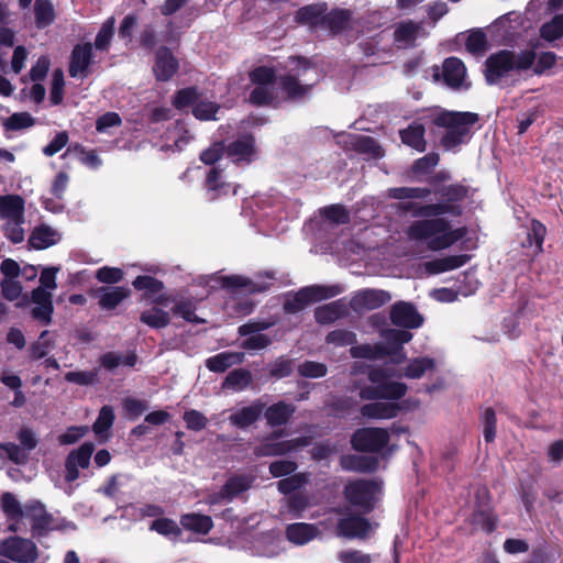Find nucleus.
Segmentation results:
<instances>
[{"label": "nucleus", "instance_id": "obj_1", "mask_svg": "<svg viewBox=\"0 0 563 563\" xmlns=\"http://www.w3.org/2000/svg\"><path fill=\"white\" fill-rule=\"evenodd\" d=\"M250 78L255 85L250 93V102L265 106L277 100V87L290 99L303 98L318 80V71L308 60L289 57L285 64L284 74L274 68L261 66L250 74Z\"/></svg>", "mask_w": 563, "mask_h": 563}, {"label": "nucleus", "instance_id": "obj_2", "mask_svg": "<svg viewBox=\"0 0 563 563\" xmlns=\"http://www.w3.org/2000/svg\"><path fill=\"white\" fill-rule=\"evenodd\" d=\"M432 217L412 221L408 225L406 234L409 241L423 244L429 251L438 252L451 247L466 234L465 228H455L443 216Z\"/></svg>", "mask_w": 563, "mask_h": 563}, {"label": "nucleus", "instance_id": "obj_3", "mask_svg": "<svg viewBox=\"0 0 563 563\" xmlns=\"http://www.w3.org/2000/svg\"><path fill=\"white\" fill-rule=\"evenodd\" d=\"M382 343L352 346L350 352L355 358L380 360L388 357L393 364H401L406 360L404 344L412 340L408 330L384 329L380 333Z\"/></svg>", "mask_w": 563, "mask_h": 563}, {"label": "nucleus", "instance_id": "obj_4", "mask_svg": "<svg viewBox=\"0 0 563 563\" xmlns=\"http://www.w3.org/2000/svg\"><path fill=\"white\" fill-rule=\"evenodd\" d=\"M430 119L437 126L445 128L441 143L450 151L471 139L472 128L478 121V115L474 112L435 110Z\"/></svg>", "mask_w": 563, "mask_h": 563}, {"label": "nucleus", "instance_id": "obj_5", "mask_svg": "<svg viewBox=\"0 0 563 563\" xmlns=\"http://www.w3.org/2000/svg\"><path fill=\"white\" fill-rule=\"evenodd\" d=\"M536 54L532 51L515 54L509 51H500L488 57L486 60V80L489 84H497L511 70H523L534 63Z\"/></svg>", "mask_w": 563, "mask_h": 563}, {"label": "nucleus", "instance_id": "obj_6", "mask_svg": "<svg viewBox=\"0 0 563 563\" xmlns=\"http://www.w3.org/2000/svg\"><path fill=\"white\" fill-rule=\"evenodd\" d=\"M466 196L465 187L461 185H451L441 190V197L444 199L442 202L430 205H416L411 202L401 203L405 210H411L415 217H430V216H460L462 213L461 207L455 205V201L464 199Z\"/></svg>", "mask_w": 563, "mask_h": 563}, {"label": "nucleus", "instance_id": "obj_7", "mask_svg": "<svg viewBox=\"0 0 563 563\" xmlns=\"http://www.w3.org/2000/svg\"><path fill=\"white\" fill-rule=\"evenodd\" d=\"M1 503L5 515L14 520V522L9 525L10 531H22L23 519H30L33 529H45L48 527V520L41 504L30 505L22 509L19 501L10 493L3 494Z\"/></svg>", "mask_w": 563, "mask_h": 563}, {"label": "nucleus", "instance_id": "obj_8", "mask_svg": "<svg viewBox=\"0 0 563 563\" xmlns=\"http://www.w3.org/2000/svg\"><path fill=\"white\" fill-rule=\"evenodd\" d=\"M435 84H444L452 90H467L471 82L464 63L457 57H448L442 66L434 65L429 69Z\"/></svg>", "mask_w": 563, "mask_h": 563}, {"label": "nucleus", "instance_id": "obj_9", "mask_svg": "<svg viewBox=\"0 0 563 563\" xmlns=\"http://www.w3.org/2000/svg\"><path fill=\"white\" fill-rule=\"evenodd\" d=\"M346 500L364 512H369L382 496V483L360 479L349 483L344 488Z\"/></svg>", "mask_w": 563, "mask_h": 563}, {"label": "nucleus", "instance_id": "obj_10", "mask_svg": "<svg viewBox=\"0 0 563 563\" xmlns=\"http://www.w3.org/2000/svg\"><path fill=\"white\" fill-rule=\"evenodd\" d=\"M343 288L339 285L320 286L312 285L300 289L295 295H290L284 302V309L288 313H296L305 309L308 305L324 299L335 297L341 294Z\"/></svg>", "mask_w": 563, "mask_h": 563}, {"label": "nucleus", "instance_id": "obj_11", "mask_svg": "<svg viewBox=\"0 0 563 563\" xmlns=\"http://www.w3.org/2000/svg\"><path fill=\"white\" fill-rule=\"evenodd\" d=\"M368 378L374 386L364 387L361 390L360 396L362 399H398L406 394L407 386L404 383L387 379L386 374L382 369H373Z\"/></svg>", "mask_w": 563, "mask_h": 563}, {"label": "nucleus", "instance_id": "obj_12", "mask_svg": "<svg viewBox=\"0 0 563 563\" xmlns=\"http://www.w3.org/2000/svg\"><path fill=\"white\" fill-rule=\"evenodd\" d=\"M0 555L15 563H34L38 549L30 539L10 537L0 542Z\"/></svg>", "mask_w": 563, "mask_h": 563}, {"label": "nucleus", "instance_id": "obj_13", "mask_svg": "<svg viewBox=\"0 0 563 563\" xmlns=\"http://www.w3.org/2000/svg\"><path fill=\"white\" fill-rule=\"evenodd\" d=\"M389 442L387 430L382 428H363L354 432L352 445L357 451L378 452Z\"/></svg>", "mask_w": 563, "mask_h": 563}, {"label": "nucleus", "instance_id": "obj_14", "mask_svg": "<svg viewBox=\"0 0 563 563\" xmlns=\"http://www.w3.org/2000/svg\"><path fill=\"white\" fill-rule=\"evenodd\" d=\"M375 527L361 516L347 515L342 517L336 527V534L347 539H366Z\"/></svg>", "mask_w": 563, "mask_h": 563}, {"label": "nucleus", "instance_id": "obj_15", "mask_svg": "<svg viewBox=\"0 0 563 563\" xmlns=\"http://www.w3.org/2000/svg\"><path fill=\"white\" fill-rule=\"evenodd\" d=\"M393 324L405 329H418L423 323V317L417 311L413 305L399 301L390 309Z\"/></svg>", "mask_w": 563, "mask_h": 563}, {"label": "nucleus", "instance_id": "obj_16", "mask_svg": "<svg viewBox=\"0 0 563 563\" xmlns=\"http://www.w3.org/2000/svg\"><path fill=\"white\" fill-rule=\"evenodd\" d=\"M95 445L91 442H86L77 450L71 451L66 459V475L67 482H74L79 477V468H87L93 453Z\"/></svg>", "mask_w": 563, "mask_h": 563}, {"label": "nucleus", "instance_id": "obj_17", "mask_svg": "<svg viewBox=\"0 0 563 563\" xmlns=\"http://www.w3.org/2000/svg\"><path fill=\"white\" fill-rule=\"evenodd\" d=\"M391 299L389 292L379 289H363L351 299V307L355 311L373 310L382 307Z\"/></svg>", "mask_w": 563, "mask_h": 563}, {"label": "nucleus", "instance_id": "obj_18", "mask_svg": "<svg viewBox=\"0 0 563 563\" xmlns=\"http://www.w3.org/2000/svg\"><path fill=\"white\" fill-rule=\"evenodd\" d=\"M91 62L92 45L90 43L76 45L70 55L68 68L70 77L86 78L88 76V67Z\"/></svg>", "mask_w": 563, "mask_h": 563}, {"label": "nucleus", "instance_id": "obj_19", "mask_svg": "<svg viewBox=\"0 0 563 563\" xmlns=\"http://www.w3.org/2000/svg\"><path fill=\"white\" fill-rule=\"evenodd\" d=\"M282 539L273 531L257 534L251 541L250 550L254 555L273 558L283 551Z\"/></svg>", "mask_w": 563, "mask_h": 563}, {"label": "nucleus", "instance_id": "obj_20", "mask_svg": "<svg viewBox=\"0 0 563 563\" xmlns=\"http://www.w3.org/2000/svg\"><path fill=\"white\" fill-rule=\"evenodd\" d=\"M225 153L234 163H251L256 155L253 136L247 134L232 141L227 146Z\"/></svg>", "mask_w": 563, "mask_h": 563}, {"label": "nucleus", "instance_id": "obj_21", "mask_svg": "<svg viewBox=\"0 0 563 563\" xmlns=\"http://www.w3.org/2000/svg\"><path fill=\"white\" fill-rule=\"evenodd\" d=\"M341 142L344 143L346 150H353L360 154L367 155L371 158H379L384 156L383 148L369 136L349 134L343 136Z\"/></svg>", "mask_w": 563, "mask_h": 563}, {"label": "nucleus", "instance_id": "obj_22", "mask_svg": "<svg viewBox=\"0 0 563 563\" xmlns=\"http://www.w3.org/2000/svg\"><path fill=\"white\" fill-rule=\"evenodd\" d=\"M178 67L177 58L168 48L162 47L156 51L153 71L157 80H169L176 74Z\"/></svg>", "mask_w": 563, "mask_h": 563}, {"label": "nucleus", "instance_id": "obj_23", "mask_svg": "<svg viewBox=\"0 0 563 563\" xmlns=\"http://www.w3.org/2000/svg\"><path fill=\"white\" fill-rule=\"evenodd\" d=\"M306 445H308V440L306 438L279 442L268 438L264 443L256 448L255 453L258 456L283 455Z\"/></svg>", "mask_w": 563, "mask_h": 563}, {"label": "nucleus", "instance_id": "obj_24", "mask_svg": "<svg viewBox=\"0 0 563 563\" xmlns=\"http://www.w3.org/2000/svg\"><path fill=\"white\" fill-rule=\"evenodd\" d=\"M209 282H214L223 288L244 289L246 292H258L267 289L268 287L266 284L255 283L241 275L220 276L214 274L209 277Z\"/></svg>", "mask_w": 563, "mask_h": 563}, {"label": "nucleus", "instance_id": "obj_25", "mask_svg": "<svg viewBox=\"0 0 563 563\" xmlns=\"http://www.w3.org/2000/svg\"><path fill=\"white\" fill-rule=\"evenodd\" d=\"M265 406L266 405L261 400H255L250 406L234 410L230 415L229 421L236 428L245 429L257 421V419L262 416Z\"/></svg>", "mask_w": 563, "mask_h": 563}, {"label": "nucleus", "instance_id": "obj_26", "mask_svg": "<svg viewBox=\"0 0 563 563\" xmlns=\"http://www.w3.org/2000/svg\"><path fill=\"white\" fill-rule=\"evenodd\" d=\"M252 479L245 475L233 476L229 478L222 489L212 496H210V504L220 503L223 499L231 500L241 493L247 490L251 487Z\"/></svg>", "mask_w": 563, "mask_h": 563}, {"label": "nucleus", "instance_id": "obj_27", "mask_svg": "<svg viewBox=\"0 0 563 563\" xmlns=\"http://www.w3.org/2000/svg\"><path fill=\"white\" fill-rule=\"evenodd\" d=\"M468 260L470 256L466 254L450 255L426 262L423 264V268L427 274L435 275L462 267L467 263Z\"/></svg>", "mask_w": 563, "mask_h": 563}, {"label": "nucleus", "instance_id": "obj_28", "mask_svg": "<svg viewBox=\"0 0 563 563\" xmlns=\"http://www.w3.org/2000/svg\"><path fill=\"white\" fill-rule=\"evenodd\" d=\"M286 536L291 543L296 545H303L318 538L320 536V530L314 525L297 522L287 527Z\"/></svg>", "mask_w": 563, "mask_h": 563}, {"label": "nucleus", "instance_id": "obj_29", "mask_svg": "<svg viewBox=\"0 0 563 563\" xmlns=\"http://www.w3.org/2000/svg\"><path fill=\"white\" fill-rule=\"evenodd\" d=\"M435 368V361L428 356H420L408 361V363L398 369V376L409 379L421 378L424 374Z\"/></svg>", "mask_w": 563, "mask_h": 563}, {"label": "nucleus", "instance_id": "obj_30", "mask_svg": "<svg viewBox=\"0 0 563 563\" xmlns=\"http://www.w3.org/2000/svg\"><path fill=\"white\" fill-rule=\"evenodd\" d=\"M424 35L422 24L412 21L401 22L395 30V41L402 47L415 44L418 37Z\"/></svg>", "mask_w": 563, "mask_h": 563}, {"label": "nucleus", "instance_id": "obj_31", "mask_svg": "<svg viewBox=\"0 0 563 563\" xmlns=\"http://www.w3.org/2000/svg\"><path fill=\"white\" fill-rule=\"evenodd\" d=\"M244 361L242 352H221L207 358L206 366L214 373H222L233 365L241 364Z\"/></svg>", "mask_w": 563, "mask_h": 563}, {"label": "nucleus", "instance_id": "obj_32", "mask_svg": "<svg viewBox=\"0 0 563 563\" xmlns=\"http://www.w3.org/2000/svg\"><path fill=\"white\" fill-rule=\"evenodd\" d=\"M24 216V201L20 196L7 195L0 197V219L18 220Z\"/></svg>", "mask_w": 563, "mask_h": 563}, {"label": "nucleus", "instance_id": "obj_33", "mask_svg": "<svg viewBox=\"0 0 563 563\" xmlns=\"http://www.w3.org/2000/svg\"><path fill=\"white\" fill-rule=\"evenodd\" d=\"M424 126L421 123L413 122L407 129L400 131V137L404 144L418 152L426 151Z\"/></svg>", "mask_w": 563, "mask_h": 563}, {"label": "nucleus", "instance_id": "obj_34", "mask_svg": "<svg viewBox=\"0 0 563 563\" xmlns=\"http://www.w3.org/2000/svg\"><path fill=\"white\" fill-rule=\"evenodd\" d=\"M180 525L185 530L207 534L213 527L210 516L201 514H186L180 518Z\"/></svg>", "mask_w": 563, "mask_h": 563}, {"label": "nucleus", "instance_id": "obj_35", "mask_svg": "<svg viewBox=\"0 0 563 563\" xmlns=\"http://www.w3.org/2000/svg\"><path fill=\"white\" fill-rule=\"evenodd\" d=\"M399 407L394 402H372L361 408L363 417L368 419H390L397 416Z\"/></svg>", "mask_w": 563, "mask_h": 563}, {"label": "nucleus", "instance_id": "obj_36", "mask_svg": "<svg viewBox=\"0 0 563 563\" xmlns=\"http://www.w3.org/2000/svg\"><path fill=\"white\" fill-rule=\"evenodd\" d=\"M294 412L295 407L292 405L279 401L266 409L265 418L271 427H277L287 423Z\"/></svg>", "mask_w": 563, "mask_h": 563}, {"label": "nucleus", "instance_id": "obj_37", "mask_svg": "<svg viewBox=\"0 0 563 563\" xmlns=\"http://www.w3.org/2000/svg\"><path fill=\"white\" fill-rule=\"evenodd\" d=\"M59 240V234L56 230L42 225L36 228L30 239L29 244L36 250H43L54 245Z\"/></svg>", "mask_w": 563, "mask_h": 563}, {"label": "nucleus", "instance_id": "obj_38", "mask_svg": "<svg viewBox=\"0 0 563 563\" xmlns=\"http://www.w3.org/2000/svg\"><path fill=\"white\" fill-rule=\"evenodd\" d=\"M206 190L208 199L214 200L222 195H228L231 190V185L222 180L220 170L211 168L207 176Z\"/></svg>", "mask_w": 563, "mask_h": 563}, {"label": "nucleus", "instance_id": "obj_39", "mask_svg": "<svg viewBox=\"0 0 563 563\" xmlns=\"http://www.w3.org/2000/svg\"><path fill=\"white\" fill-rule=\"evenodd\" d=\"M350 20L351 12L349 10L336 9L323 14L322 26L332 33H339L349 25Z\"/></svg>", "mask_w": 563, "mask_h": 563}, {"label": "nucleus", "instance_id": "obj_40", "mask_svg": "<svg viewBox=\"0 0 563 563\" xmlns=\"http://www.w3.org/2000/svg\"><path fill=\"white\" fill-rule=\"evenodd\" d=\"M99 305L104 309H113L130 296V289L125 287H109L100 289Z\"/></svg>", "mask_w": 563, "mask_h": 563}, {"label": "nucleus", "instance_id": "obj_41", "mask_svg": "<svg viewBox=\"0 0 563 563\" xmlns=\"http://www.w3.org/2000/svg\"><path fill=\"white\" fill-rule=\"evenodd\" d=\"M345 313V306L341 301L318 307L314 311L316 320L319 323H331Z\"/></svg>", "mask_w": 563, "mask_h": 563}, {"label": "nucleus", "instance_id": "obj_42", "mask_svg": "<svg viewBox=\"0 0 563 563\" xmlns=\"http://www.w3.org/2000/svg\"><path fill=\"white\" fill-rule=\"evenodd\" d=\"M137 356L135 353L121 354L115 352H109L101 356V365L107 369H114L121 365L134 366L136 364Z\"/></svg>", "mask_w": 563, "mask_h": 563}, {"label": "nucleus", "instance_id": "obj_43", "mask_svg": "<svg viewBox=\"0 0 563 563\" xmlns=\"http://www.w3.org/2000/svg\"><path fill=\"white\" fill-rule=\"evenodd\" d=\"M140 320L151 328L161 329L168 325L170 317L167 311L158 307H152L141 313Z\"/></svg>", "mask_w": 563, "mask_h": 563}, {"label": "nucleus", "instance_id": "obj_44", "mask_svg": "<svg viewBox=\"0 0 563 563\" xmlns=\"http://www.w3.org/2000/svg\"><path fill=\"white\" fill-rule=\"evenodd\" d=\"M192 139L194 135L183 122H177L174 129L167 132L166 136L167 141H173V145L167 146L174 151H181Z\"/></svg>", "mask_w": 563, "mask_h": 563}, {"label": "nucleus", "instance_id": "obj_45", "mask_svg": "<svg viewBox=\"0 0 563 563\" xmlns=\"http://www.w3.org/2000/svg\"><path fill=\"white\" fill-rule=\"evenodd\" d=\"M323 9L319 5H308L297 11L296 20L311 27L322 25Z\"/></svg>", "mask_w": 563, "mask_h": 563}, {"label": "nucleus", "instance_id": "obj_46", "mask_svg": "<svg viewBox=\"0 0 563 563\" xmlns=\"http://www.w3.org/2000/svg\"><path fill=\"white\" fill-rule=\"evenodd\" d=\"M252 382V375L246 369H234L229 373L223 382V387L232 390H243Z\"/></svg>", "mask_w": 563, "mask_h": 563}, {"label": "nucleus", "instance_id": "obj_47", "mask_svg": "<svg viewBox=\"0 0 563 563\" xmlns=\"http://www.w3.org/2000/svg\"><path fill=\"white\" fill-rule=\"evenodd\" d=\"M35 21L37 27L49 25L55 18L54 7L49 0H36L34 4Z\"/></svg>", "mask_w": 563, "mask_h": 563}, {"label": "nucleus", "instance_id": "obj_48", "mask_svg": "<svg viewBox=\"0 0 563 563\" xmlns=\"http://www.w3.org/2000/svg\"><path fill=\"white\" fill-rule=\"evenodd\" d=\"M132 285L136 290L144 291L148 298L159 294L164 288V284L152 276H137Z\"/></svg>", "mask_w": 563, "mask_h": 563}, {"label": "nucleus", "instance_id": "obj_49", "mask_svg": "<svg viewBox=\"0 0 563 563\" xmlns=\"http://www.w3.org/2000/svg\"><path fill=\"white\" fill-rule=\"evenodd\" d=\"M150 529L172 540H177L181 534V529L178 527V525L168 518H159L154 520L151 523Z\"/></svg>", "mask_w": 563, "mask_h": 563}, {"label": "nucleus", "instance_id": "obj_50", "mask_svg": "<svg viewBox=\"0 0 563 563\" xmlns=\"http://www.w3.org/2000/svg\"><path fill=\"white\" fill-rule=\"evenodd\" d=\"M431 194L428 188L397 187L388 189V197L398 200L424 199Z\"/></svg>", "mask_w": 563, "mask_h": 563}, {"label": "nucleus", "instance_id": "obj_51", "mask_svg": "<svg viewBox=\"0 0 563 563\" xmlns=\"http://www.w3.org/2000/svg\"><path fill=\"white\" fill-rule=\"evenodd\" d=\"M113 420H114V413H113L112 408H110L108 406L102 407L99 412V416L92 427L96 435L100 439H106L107 432L111 428Z\"/></svg>", "mask_w": 563, "mask_h": 563}, {"label": "nucleus", "instance_id": "obj_52", "mask_svg": "<svg viewBox=\"0 0 563 563\" xmlns=\"http://www.w3.org/2000/svg\"><path fill=\"white\" fill-rule=\"evenodd\" d=\"M0 459H9L15 464H24L29 460V452L15 443L8 442L0 444Z\"/></svg>", "mask_w": 563, "mask_h": 563}, {"label": "nucleus", "instance_id": "obj_53", "mask_svg": "<svg viewBox=\"0 0 563 563\" xmlns=\"http://www.w3.org/2000/svg\"><path fill=\"white\" fill-rule=\"evenodd\" d=\"M309 507V500L301 494H294L285 498L283 514H289L292 517H300L301 512Z\"/></svg>", "mask_w": 563, "mask_h": 563}, {"label": "nucleus", "instance_id": "obj_54", "mask_svg": "<svg viewBox=\"0 0 563 563\" xmlns=\"http://www.w3.org/2000/svg\"><path fill=\"white\" fill-rule=\"evenodd\" d=\"M114 25L115 19L113 16L107 19V21L102 24L95 40V46L97 49H108L114 33Z\"/></svg>", "mask_w": 563, "mask_h": 563}, {"label": "nucleus", "instance_id": "obj_55", "mask_svg": "<svg viewBox=\"0 0 563 563\" xmlns=\"http://www.w3.org/2000/svg\"><path fill=\"white\" fill-rule=\"evenodd\" d=\"M374 463L360 455H346L341 457V466L347 471L367 472L374 470Z\"/></svg>", "mask_w": 563, "mask_h": 563}, {"label": "nucleus", "instance_id": "obj_56", "mask_svg": "<svg viewBox=\"0 0 563 563\" xmlns=\"http://www.w3.org/2000/svg\"><path fill=\"white\" fill-rule=\"evenodd\" d=\"M541 35L547 41H555L563 36V14L555 15L541 27Z\"/></svg>", "mask_w": 563, "mask_h": 563}, {"label": "nucleus", "instance_id": "obj_57", "mask_svg": "<svg viewBox=\"0 0 563 563\" xmlns=\"http://www.w3.org/2000/svg\"><path fill=\"white\" fill-rule=\"evenodd\" d=\"M24 216L18 220L5 221L3 227L4 235L13 243H20L24 240L25 231L22 228Z\"/></svg>", "mask_w": 563, "mask_h": 563}, {"label": "nucleus", "instance_id": "obj_58", "mask_svg": "<svg viewBox=\"0 0 563 563\" xmlns=\"http://www.w3.org/2000/svg\"><path fill=\"white\" fill-rule=\"evenodd\" d=\"M64 74L60 69L54 70L52 75L51 95L49 99L53 104H59L64 97Z\"/></svg>", "mask_w": 563, "mask_h": 563}, {"label": "nucleus", "instance_id": "obj_59", "mask_svg": "<svg viewBox=\"0 0 563 563\" xmlns=\"http://www.w3.org/2000/svg\"><path fill=\"white\" fill-rule=\"evenodd\" d=\"M308 477L306 474H295L292 476L280 479L277 483L278 490L283 494H290L307 484Z\"/></svg>", "mask_w": 563, "mask_h": 563}, {"label": "nucleus", "instance_id": "obj_60", "mask_svg": "<svg viewBox=\"0 0 563 563\" xmlns=\"http://www.w3.org/2000/svg\"><path fill=\"white\" fill-rule=\"evenodd\" d=\"M325 340L336 346L353 345L356 342V334L347 330H334L327 335Z\"/></svg>", "mask_w": 563, "mask_h": 563}, {"label": "nucleus", "instance_id": "obj_61", "mask_svg": "<svg viewBox=\"0 0 563 563\" xmlns=\"http://www.w3.org/2000/svg\"><path fill=\"white\" fill-rule=\"evenodd\" d=\"M486 36L481 31L472 32L466 40L465 47L467 52L479 55L486 51Z\"/></svg>", "mask_w": 563, "mask_h": 563}, {"label": "nucleus", "instance_id": "obj_62", "mask_svg": "<svg viewBox=\"0 0 563 563\" xmlns=\"http://www.w3.org/2000/svg\"><path fill=\"white\" fill-rule=\"evenodd\" d=\"M52 349V342L48 338V331H43L38 340L30 349L31 357L40 360L48 354Z\"/></svg>", "mask_w": 563, "mask_h": 563}, {"label": "nucleus", "instance_id": "obj_63", "mask_svg": "<svg viewBox=\"0 0 563 563\" xmlns=\"http://www.w3.org/2000/svg\"><path fill=\"white\" fill-rule=\"evenodd\" d=\"M298 372L305 377L319 378L327 374V366L322 363L306 361L298 366Z\"/></svg>", "mask_w": 563, "mask_h": 563}, {"label": "nucleus", "instance_id": "obj_64", "mask_svg": "<svg viewBox=\"0 0 563 563\" xmlns=\"http://www.w3.org/2000/svg\"><path fill=\"white\" fill-rule=\"evenodd\" d=\"M341 563H371V555L358 550H344L338 553Z\"/></svg>", "mask_w": 563, "mask_h": 563}]
</instances>
